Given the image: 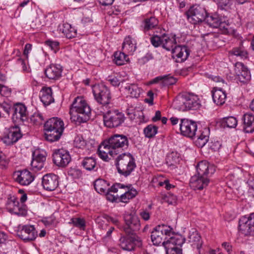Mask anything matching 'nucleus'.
<instances>
[{"mask_svg": "<svg viewBox=\"0 0 254 254\" xmlns=\"http://www.w3.org/2000/svg\"><path fill=\"white\" fill-rule=\"evenodd\" d=\"M129 146L127 137L124 134H115L104 140L99 146L98 155L103 160L108 161L109 156L115 157L118 154L124 153Z\"/></svg>", "mask_w": 254, "mask_h": 254, "instance_id": "1", "label": "nucleus"}, {"mask_svg": "<svg viewBox=\"0 0 254 254\" xmlns=\"http://www.w3.org/2000/svg\"><path fill=\"white\" fill-rule=\"evenodd\" d=\"M180 128L181 133L190 138H196L195 140V145L199 148L203 147L209 139V131L207 128L203 130L197 131L196 123L187 119H183L181 120Z\"/></svg>", "mask_w": 254, "mask_h": 254, "instance_id": "2", "label": "nucleus"}, {"mask_svg": "<svg viewBox=\"0 0 254 254\" xmlns=\"http://www.w3.org/2000/svg\"><path fill=\"white\" fill-rule=\"evenodd\" d=\"M69 113L74 120L85 123L90 118L91 108L82 97L78 96L71 104Z\"/></svg>", "mask_w": 254, "mask_h": 254, "instance_id": "3", "label": "nucleus"}, {"mask_svg": "<svg viewBox=\"0 0 254 254\" xmlns=\"http://www.w3.org/2000/svg\"><path fill=\"white\" fill-rule=\"evenodd\" d=\"M173 105L176 109L180 111L197 110L201 106L196 95L187 92L179 94L174 101Z\"/></svg>", "mask_w": 254, "mask_h": 254, "instance_id": "4", "label": "nucleus"}, {"mask_svg": "<svg viewBox=\"0 0 254 254\" xmlns=\"http://www.w3.org/2000/svg\"><path fill=\"white\" fill-rule=\"evenodd\" d=\"M118 172L127 177L130 175L136 167L135 159L130 153L124 152L118 154L115 160Z\"/></svg>", "mask_w": 254, "mask_h": 254, "instance_id": "5", "label": "nucleus"}, {"mask_svg": "<svg viewBox=\"0 0 254 254\" xmlns=\"http://www.w3.org/2000/svg\"><path fill=\"white\" fill-rule=\"evenodd\" d=\"M172 228L166 225H158L154 227L151 232V239L153 244L158 246L163 243L162 241H167V237L175 236Z\"/></svg>", "mask_w": 254, "mask_h": 254, "instance_id": "6", "label": "nucleus"}, {"mask_svg": "<svg viewBox=\"0 0 254 254\" xmlns=\"http://www.w3.org/2000/svg\"><path fill=\"white\" fill-rule=\"evenodd\" d=\"M186 239L181 235H176L169 238L166 241H163L166 254H183L181 248L185 243Z\"/></svg>", "mask_w": 254, "mask_h": 254, "instance_id": "7", "label": "nucleus"}, {"mask_svg": "<svg viewBox=\"0 0 254 254\" xmlns=\"http://www.w3.org/2000/svg\"><path fill=\"white\" fill-rule=\"evenodd\" d=\"M126 117L124 114L118 110H110L103 115L104 125L109 128L118 127L124 122Z\"/></svg>", "mask_w": 254, "mask_h": 254, "instance_id": "8", "label": "nucleus"}, {"mask_svg": "<svg viewBox=\"0 0 254 254\" xmlns=\"http://www.w3.org/2000/svg\"><path fill=\"white\" fill-rule=\"evenodd\" d=\"M125 225L123 230L127 235L136 234L140 230V223L138 216L135 213H127L124 216Z\"/></svg>", "mask_w": 254, "mask_h": 254, "instance_id": "9", "label": "nucleus"}, {"mask_svg": "<svg viewBox=\"0 0 254 254\" xmlns=\"http://www.w3.org/2000/svg\"><path fill=\"white\" fill-rule=\"evenodd\" d=\"M119 246L124 250L133 251L136 247L141 246V241L136 234L122 236L119 239Z\"/></svg>", "mask_w": 254, "mask_h": 254, "instance_id": "10", "label": "nucleus"}, {"mask_svg": "<svg viewBox=\"0 0 254 254\" xmlns=\"http://www.w3.org/2000/svg\"><path fill=\"white\" fill-rule=\"evenodd\" d=\"M93 93L95 100L100 104L106 105L109 104L111 98L108 88L103 84H97L93 86Z\"/></svg>", "mask_w": 254, "mask_h": 254, "instance_id": "11", "label": "nucleus"}, {"mask_svg": "<svg viewBox=\"0 0 254 254\" xmlns=\"http://www.w3.org/2000/svg\"><path fill=\"white\" fill-rule=\"evenodd\" d=\"M187 14L189 20L191 23L195 24L204 21L207 12L205 9L198 5H194L190 7Z\"/></svg>", "mask_w": 254, "mask_h": 254, "instance_id": "12", "label": "nucleus"}, {"mask_svg": "<svg viewBox=\"0 0 254 254\" xmlns=\"http://www.w3.org/2000/svg\"><path fill=\"white\" fill-rule=\"evenodd\" d=\"M6 208L9 212L18 216H25L27 214L26 205L20 204L17 198L14 196L8 198L6 203Z\"/></svg>", "mask_w": 254, "mask_h": 254, "instance_id": "13", "label": "nucleus"}, {"mask_svg": "<svg viewBox=\"0 0 254 254\" xmlns=\"http://www.w3.org/2000/svg\"><path fill=\"white\" fill-rule=\"evenodd\" d=\"M22 135L19 127L15 126L6 129L1 140L6 145H11L16 142Z\"/></svg>", "mask_w": 254, "mask_h": 254, "instance_id": "14", "label": "nucleus"}, {"mask_svg": "<svg viewBox=\"0 0 254 254\" xmlns=\"http://www.w3.org/2000/svg\"><path fill=\"white\" fill-rule=\"evenodd\" d=\"M53 160L57 166L64 167L70 162L71 157L67 151L64 149H59L54 151Z\"/></svg>", "mask_w": 254, "mask_h": 254, "instance_id": "15", "label": "nucleus"}, {"mask_svg": "<svg viewBox=\"0 0 254 254\" xmlns=\"http://www.w3.org/2000/svg\"><path fill=\"white\" fill-rule=\"evenodd\" d=\"M13 111L12 119L13 122L20 123L26 121L28 118V112L25 105L18 103L12 108Z\"/></svg>", "mask_w": 254, "mask_h": 254, "instance_id": "16", "label": "nucleus"}, {"mask_svg": "<svg viewBox=\"0 0 254 254\" xmlns=\"http://www.w3.org/2000/svg\"><path fill=\"white\" fill-rule=\"evenodd\" d=\"M17 235L25 242L33 241L38 236L34 226L29 225L22 226L21 229L17 232Z\"/></svg>", "mask_w": 254, "mask_h": 254, "instance_id": "17", "label": "nucleus"}, {"mask_svg": "<svg viewBox=\"0 0 254 254\" xmlns=\"http://www.w3.org/2000/svg\"><path fill=\"white\" fill-rule=\"evenodd\" d=\"M239 229L245 235L254 233V213H251L248 217H244L240 219Z\"/></svg>", "mask_w": 254, "mask_h": 254, "instance_id": "18", "label": "nucleus"}, {"mask_svg": "<svg viewBox=\"0 0 254 254\" xmlns=\"http://www.w3.org/2000/svg\"><path fill=\"white\" fill-rule=\"evenodd\" d=\"M59 177L54 174H47L42 178V184L45 190L53 191L59 186Z\"/></svg>", "mask_w": 254, "mask_h": 254, "instance_id": "19", "label": "nucleus"}, {"mask_svg": "<svg viewBox=\"0 0 254 254\" xmlns=\"http://www.w3.org/2000/svg\"><path fill=\"white\" fill-rule=\"evenodd\" d=\"M209 183L208 178L204 176L195 175L190 179V186L193 190H202L206 187Z\"/></svg>", "mask_w": 254, "mask_h": 254, "instance_id": "20", "label": "nucleus"}, {"mask_svg": "<svg viewBox=\"0 0 254 254\" xmlns=\"http://www.w3.org/2000/svg\"><path fill=\"white\" fill-rule=\"evenodd\" d=\"M15 181L23 186H27L34 180V177L27 170L18 171L14 174Z\"/></svg>", "mask_w": 254, "mask_h": 254, "instance_id": "21", "label": "nucleus"}, {"mask_svg": "<svg viewBox=\"0 0 254 254\" xmlns=\"http://www.w3.org/2000/svg\"><path fill=\"white\" fill-rule=\"evenodd\" d=\"M190 50L187 45H178L173 50L174 57H176L178 62H183L186 61L190 54Z\"/></svg>", "mask_w": 254, "mask_h": 254, "instance_id": "22", "label": "nucleus"}, {"mask_svg": "<svg viewBox=\"0 0 254 254\" xmlns=\"http://www.w3.org/2000/svg\"><path fill=\"white\" fill-rule=\"evenodd\" d=\"M235 71L238 80L241 82H246L251 78L250 71L242 63L238 62L236 64Z\"/></svg>", "mask_w": 254, "mask_h": 254, "instance_id": "23", "label": "nucleus"}, {"mask_svg": "<svg viewBox=\"0 0 254 254\" xmlns=\"http://www.w3.org/2000/svg\"><path fill=\"white\" fill-rule=\"evenodd\" d=\"M197 175L208 178L213 174L215 168L206 161L199 162L196 167Z\"/></svg>", "mask_w": 254, "mask_h": 254, "instance_id": "24", "label": "nucleus"}, {"mask_svg": "<svg viewBox=\"0 0 254 254\" xmlns=\"http://www.w3.org/2000/svg\"><path fill=\"white\" fill-rule=\"evenodd\" d=\"M51 129L63 133L64 129L63 121L58 117H53L49 119L44 124V129Z\"/></svg>", "mask_w": 254, "mask_h": 254, "instance_id": "25", "label": "nucleus"}, {"mask_svg": "<svg viewBox=\"0 0 254 254\" xmlns=\"http://www.w3.org/2000/svg\"><path fill=\"white\" fill-rule=\"evenodd\" d=\"M45 153V152H41L39 150H36L33 153V159L31 165L33 169L40 170L43 168L46 159Z\"/></svg>", "mask_w": 254, "mask_h": 254, "instance_id": "26", "label": "nucleus"}, {"mask_svg": "<svg viewBox=\"0 0 254 254\" xmlns=\"http://www.w3.org/2000/svg\"><path fill=\"white\" fill-rule=\"evenodd\" d=\"M62 67L60 64H51L45 70L46 76L50 79L57 80L62 75Z\"/></svg>", "mask_w": 254, "mask_h": 254, "instance_id": "27", "label": "nucleus"}, {"mask_svg": "<svg viewBox=\"0 0 254 254\" xmlns=\"http://www.w3.org/2000/svg\"><path fill=\"white\" fill-rule=\"evenodd\" d=\"M243 122V130L247 133L254 131V115L252 113L245 114L242 119Z\"/></svg>", "mask_w": 254, "mask_h": 254, "instance_id": "28", "label": "nucleus"}, {"mask_svg": "<svg viewBox=\"0 0 254 254\" xmlns=\"http://www.w3.org/2000/svg\"><path fill=\"white\" fill-rule=\"evenodd\" d=\"M212 96L214 102L217 105H222L226 101V93L221 88L214 87Z\"/></svg>", "mask_w": 254, "mask_h": 254, "instance_id": "29", "label": "nucleus"}, {"mask_svg": "<svg viewBox=\"0 0 254 254\" xmlns=\"http://www.w3.org/2000/svg\"><path fill=\"white\" fill-rule=\"evenodd\" d=\"M188 241L191 244V246L193 248H195L197 250H199L201 248L202 244L201 237L195 229H192L190 231L188 236Z\"/></svg>", "mask_w": 254, "mask_h": 254, "instance_id": "30", "label": "nucleus"}, {"mask_svg": "<svg viewBox=\"0 0 254 254\" xmlns=\"http://www.w3.org/2000/svg\"><path fill=\"white\" fill-rule=\"evenodd\" d=\"M59 32L62 33L68 39H71L76 36V30L68 23H64L59 25L58 27Z\"/></svg>", "mask_w": 254, "mask_h": 254, "instance_id": "31", "label": "nucleus"}, {"mask_svg": "<svg viewBox=\"0 0 254 254\" xmlns=\"http://www.w3.org/2000/svg\"><path fill=\"white\" fill-rule=\"evenodd\" d=\"M158 23L159 21L155 16H150L142 21L141 27L144 32H146L156 28Z\"/></svg>", "mask_w": 254, "mask_h": 254, "instance_id": "32", "label": "nucleus"}, {"mask_svg": "<svg viewBox=\"0 0 254 254\" xmlns=\"http://www.w3.org/2000/svg\"><path fill=\"white\" fill-rule=\"evenodd\" d=\"M40 93L41 101L45 106L54 102V99L52 96V90L51 87L43 88Z\"/></svg>", "mask_w": 254, "mask_h": 254, "instance_id": "33", "label": "nucleus"}, {"mask_svg": "<svg viewBox=\"0 0 254 254\" xmlns=\"http://www.w3.org/2000/svg\"><path fill=\"white\" fill-rule=\"evenodd\" d=\"M163 46L162 47L167 51H172L173 53V50L175 46H177V42L175 35L169 36L167 34L163 35Z\"/></svg>", "mask_w": 254, "mask_h": 254, "instance_id": "34", "label": "nucleus"}, {"mask_svg": "<svg viewBox=\"0 0 254 254\" xmlns=\"http://www.w3.org/2000/svg\"><path fill=\"white\" fill-rule=\"evenodd\" d=\"M96 160L93 157H86L84 158L81 162V166L87 171H97Z\"/></svg>", "mask_w": 254, "mask_h": 254, "instance_id": "35", "label": "nucleus"}, {"mask_svg": "<svg viewBox=\"0 0 254 254\" xmlns=\"http://www.w3.org/2000/svg\"><path fill=\"white\" fill-rule=\"evenodd\" d=\"M204 22L209 27L213 28H218L222 23L219 16L216 14L210 15L207 14Z\"/></svg>", "mask_w": 254, "mask_h": 254, "instance_id": "36", "label": "nucleus"}, {"mask_svg": "<svg viewBox=\"0 0 254 254\" xmlns=\"http://www.w3.org/2000/svg\"><path fill=\"white\" fill-rule=\"evenodd\" d=\"M45 132L44 133L45 139L50 142L58 141L63 133L57 131L56 130L53 129H44Z\"/></svg>", "mask_w": 254, "mask_h": 254, "instance_id": "37", "label": "nucleus"}, {"mask_svg": "<svg viewBox=\"0 0 254 254\" xmlns=\"http://www.w3.org/2000/svg\"><path fill=\"white\" fill-rule=\"evenodd\" d=\"M137 193V190L132 187V185H128L127 190L120 196L121 201L127 203L130 199L135 197Z\"/></svg>", "mask_w": 254, "mask_h": 254, "instance_id": "38", "label": "nucleus"}, {"mask_svg": "<svg viewBox=\"0 0 254 254\" xmlns=\"http://www.w3.org/2000/svg\"><path fill=\"white\" fill-rule=\"evenodd\" d=\"M127 94L131 98H137L141 93V88L135 84H129L125 87Z\"/></svg>", "mask_w": 254, "mask_h": 254, "instance_id": "39", "label": "nucleus"}, {"mask_svg": "<svg viewBox=\"0 0 254 254\" xmlns=\"http://www.w3.org/2000/svg\"><path fill=\"white\" fill-rule=\"evenodd\" d=\"M95 190L99 193H104L109 190V184L104 180L97 179L94 183Z\"/></svg>", "mask_w": 254, "mask_h": 254, "instance_id": "40", "label": "nucleus"}, {"mask_svg": "<svg viewBox=\"0 0 254 254\" xmlns=\"http://www.w3.org/2000/svg\"><path fill=\"white\" fill-rule=\"evenodd\" d=\"M136 48L135 44L133 43L130 37L128 36L125 39L122 45V49L125 53L131 54Z\"/></svg>", "mask_w": 254, "mask_h": 254, "instance_id": "41", "label": "nucleus"}, {"mask_svg": "<svg viewBox=\"0 0 254 254\" xmlns=\"http://www.w3.org/2000/svg\"><path fill=\"white\" fill-rule=\"evenodd\" d=\"M128 60V59L124 52H116L114 53V61L117 65H123Z\"/></svg>", "mask_w": 254, "mask_h": 254, "instance_id": "42", "label": "nucleus"}, {"mask_svg": "<svg viewBox=\"0 0 254 254\" xmlns=\"http://www.w3.org/2000/svg\"><path fill=\"white\" fill-rule=\"evenodd\" d=\"M158 129V127L154 125H148L143 130L145 136L149 138L153 137L157 134Z\"/></svg>", "mask_w": 254, "mask_h": 254, "instance_id": "43", "label": "nucleus"}, {"mask_svg": "<svg viewBox=\"0 0 254 254\" xmlns=\"http://www.w3.org/2000/svg\"><path fill=\"white\" fill-rule=\"evenodd\" d=\"M238 121L236 118L231 116L224 118L221 121V124L224 127L234 128L237 125Z\"/></svg>", "mask_w": 254, "mask_h": 254, "instance_id": "44", "label": "nucleus"}, {"mask_svg": "<svg viewBox=\"0 0 254 254\" xmlns=\"http://www.w3.org/2000/svg\"><path fill=\"white\" fill-rule=\"evenodd\" d=\"M69 224H72L81 230H84L86 226L85 220L81 218H72Z\"/></svg>", "mask_w": 254, "mask_h": 254, "instance_id": "45", "label": "nucleus"}, {"mask_svg": "<svg viewBox=\"0 0 254 254\" xmlns=\"http://www.w3.org/2000/svg\"><path fill=\"white\" fill-rule=\"evenodd\" d=\"M127 114L130 120H132L135 119V117L137 116L139 118L140 117L143 118V113L141 111H135L133 109H128L127 110ZM142 121H144L143 118L140 119V122Z\"/></svg>", "mask_w": 254, "mask_h": 254, "instance_id": "46", "label": "nucleus"}, {"mask_svg": "<svg viewBox=\"0 0 254 254\" xmlns=\"http://www.w3.org/2000/svg\"><path fill=\"white\" fill-rule=\"evenodd\" d=\"M43 120V117L39 112H35L30 117L31 123L36 125L42 124Z\"/></svg>", "mask_w": 254, "mask_h": 254, "instance_id": "47", "label": "nucleus"}, {"mask_svg": "<svg viewBox=\"0 0 254 254\" xmlns=\"http://www.w3.org/2000/svg\"><path fill=\"white\" fill-rule=\"evenodd\" d=\"M67 174L69 176L75 179H79L82 176V171L76 168H70L68 171Z\"/></svg>", "mask_w": 254, "mask_h": 254, "instance_id": "48", "label": "nucleus"}, {"mask_svg": "<svg viewBox=\"0 0 254 254\" xmlns=\"http://www.w3.org/2000/svg\"><path fill=\"white\" fill-rule=\"evenodd\" d=\"M163 86H170L175 84L177 82V79L170 75H164L163 77Z\"/></svg>", "mask_w": 254, "mask_h": 254, "instance_id": "49", "label": "nucleus"}, {"mask_svg": "<svg viewBox=\"0 0 254 254\" xmlns=\"http://www.w3.org/2000/svg\"><path fill=\"white\" fill-rule=\"evenodd\" d=\"M163 35L161 36L154 35L150 38V42L152 45L155 47L163 46Z\"/></svg>", "mask_w": 254, "mask_h": 254, "instance_id": "50", "label": "nucleus"}, {"mask_svg": "<svg viewBox=\"0 0 254 254\" xmlns=\"http://www.w3.org/2000/svg\"><path fill=\"white\" fill-rule=\"evenodd\" d=\"M232 4V0H218V7L221 10H227Z\"/></svg>", "mask_w": 254, "mask_h": 254, "instance_id": "51", "label": "nucleus"}, {"mask_svg": "<svg viewBox=\"0 0 254 254\" xmlns=\"http://www.w3.org/2000/svg\"><path fill=\"white\" fill-rule=\"evenodd\" d=\"M179 161V158L178 154L175 152H172L167 157V162L170 165H173Z\"/></svg>", "mask_w": 254, "mask_h": 254, "instance_id": "52", "label": "nucleus"}, {"mask_svg": "<svg viewBox=\"0 0 254 254\" xmlns=\"http://www.w3.org/2000/svg\"><path fill=\"white\" fill-rule=\"evenodd\" d=\"M232 53L241 58H246L247 57V52L244 50L242 48H235L232 51Z\"/></svg>", "mask_w": 254, "mask_h": 254, "instance_id": "53", "label": "nucleus"}, {"mask_svg": "<svg viewBox=\"0 0 254 254\" xmlns=\"http://www.w3.org/2000/svg\"><path fill=\"white\" fill-rule=\"evenodd\" d=\"M74 144L76 147L81 148L85 146L86 142L82 137L77 136L75 138Z\"/></svg>", "mask_w": 254, "mask_h": 254, "instance_id": "54", "label": "nucleus"}, {"mask_svg": "<svg viewBox=\"0 0 254 254\" xmlns=\"http://www.w3.org/2000/svg\"><path fill=\"white\" fill-rule=\"evenodd\" d=\"M107 80L114 86H118L122 82L117 77L109 76Z\"/></svg>", "mask_w": 254, "mask_h": 254, "instance_id": "55", "label": "nucleus"}, {"mask_svg": "<svg viewBox=\"0 0 254 254\" xmlns=\"http://www.w3.org/2000/svg\"><path fill=\"white\" fill-rule=\"evenodd\" d=\"M8 161L6 157L2 152L0 151V167L2 168H5L8 164Z\"/></svg>", "mask_w": 254, "mask_h": 254, "instance_id": "56", "label": "nucleus"}, {"mask_svg": "<svg viewBox=\"0 0 254 254\" xmlns=\"http://www.w3.org/2000/svg\"><path fill=\"white\" fill-rule=\"evenodd\" d=\"M11 92L10 90L7 87L0 84V94L3 96H8Z\"/></svg>", "mask_w": 254, "mask_h": 254, "instance_id": "57", "label": "nucleus"}, {"mask_svg": "<svg viewBox=\"0 0 254 254\" xmlns=\"http://www.w3.org/2000/svg\"><path fill=\"white\" fill-rule=\"evenodd\" d=\"M159 185L160 186H165V188L167 190H169L171 188H175V186L172 184H170L169 183V181L168 180H165L163 182H160L159 183Z\"/></svg>", "mask_w": 254, "mask_h": 254, "instance_id": "58", "label": "nucleus"}, {"mask_svg": "<svg viewBox=\"0 0 254 254\" xmlns=\"http://www.w3.org/2000/svg\"><path fill=\"white\" fill-rule=\"evenodd\" d=\"M104 194H105L106 195V198L107 200L111 202L115 201L117 200V198L119 197V196L118 195H115L114 194H112L111 192H110L109 191H108V192L104 193Z\"/></svg>", "mask_w": 254, "mask_h": 254, "instance_id": "59", "label": "nucleus"}, {"mask_svg": "<svg viewBox=\"0 0 254 254\" xmlns=\"http://www.w3.org/2000/svg\"><path fill=\"white\" fill-rule=\"evenodd\" d=\"M211 145L210 147L212 150L214 151L219 150L221 146V143L218 141H214V142H211Z\"/></svg>", "mask_w": 254, "mask_h": 254, "instance_id": "60", "label": "nucleus"}, {"mask_svg": "<svg viewBox=\"0 0 254 254\" xmlns=\"http://www.w3.org/2000/svg\"><path fill=\"white\" fill-rule=\"evenodd\" d=\"M32 45L29 43L26 44L25 46L23 51V55L26 57L27 59L28 58L29 52L32 50Z\"/></svg>", "mask_w": 254, "mask_h": 254, "instance_id": "61", "label": "nucleus"}, {"mask_svg": "<svg viewBox=\"0 0 254 254\" xmlns=\"http://www.w3.org/2000/svg\"><path fill=\"white\" fill-rule=\"evenodd\" d=\"M141 218L145 221H147L150 219V213L146 210H143L140 213Z\"/></svg>", "mask_w": 254, "mask_h": 254, "instance_id": "62", "label": "nucleus"}, {"mask_svg": "<svg viewBox=\"0 0 254 254\" xmlns=\"http://www.w3.org/2000/svg\"><path fill=\"white\" fill-rule=\"evenodd\" d=\"M153 56L150 53H147L142 58L141 61L143 64L148 62L150 60L153 59Z\"/></svg>", "mask_w": 254, "mask_h": 254, "instance_id": "63", "label": "nucleus"}, {"mask_svg": "<svg viewBox=\"0 0 254 254\" xmlns=\"http://www.w3.org/2000/svg\"><path fill=\"white\" fill-rule=\"evenodd\" d=\"M1 108L3 109V110L7 114H9L10 110H12L10 106L5 103H3L0 105Z\"/></svg>", "mask_w": 254, "mask_h": 254, "instance_id": "64", "label": "nucleus"}]
</instances>
